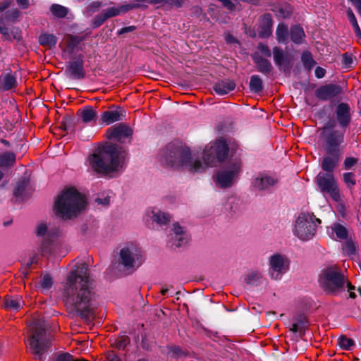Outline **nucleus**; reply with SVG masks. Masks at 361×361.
<instances>
[{"mask_svg":"<svg viewBox=\"0 0 361 361\" xmlns=\"http://www.w3.org/2000/svg\"><path fill=\"white\" fill-rule=\"evenodd\" d=\"M228 152V146L221 138L209 143L203 152L204 163L192 160L190 149L181 144L169 143L161 149L159 160L163 166L178 169L183 167L192 173L202 172L207 167L214 166L224 161Z\"/></svg>","mask_w":361,"mask_h":361,"instance_id":"1","label":"nucleus"},{"mask_svg":"<svg viewBox=\"0 0 361 361\" xmlns=\"http://www.w3.org/2000/svg\"><path fill=\"white\" fill-rule=\"evenodd\" d=\"M90 271L85 264L77 265L68 274L63 290V301L69 314L82 319L94 318L91 307L93 292L90 288Z\"/></svg>","mask_w":361,"mask_h":361,"instance_id":"2","label":"nucleus"},{"mask_svg":"<svg viewBox=\"0 0 361 361\" xmlns=\"http://www.w3.org/2000/svg\"><path fill=\"white\" fill-rule=\"evenodd\" d=\"M89 166L95 172L109 174L123 168L124 152L115 144L106 142L96 149L87 159Z\"/></svg>","mask_w":361,"mask_h":361,"instance_id":"3","label":"nucleus"},{"mask_svg":"<svg viewBox=\"0 0 361 361\" xmlns=\"http://www.w3.org/2000/svg\"><path fill=\"white\" fill-rule=\"evenodd\" d=\"M85 207V197L75 188L64 190L54 203L55 214L63 219L75 217Z\"/></svg>","mask_w":361,"mask_h":361,"instance_id":"4","label":"nucleus"},{"mask_svg":"<svg viewBox=\"0 0 361 361\" xmlns=\"http://www.w3.org/2000/svg\"><path fill=\"white\" fill-rule=\"evenodd\" d=\"M319 286L327 293L338 295L344 290L345 285L348 290H353L355 287L348 282L345 276L341 274L340 269L336 266L328 267L324 269L318 280Z\"/></svg>","mask_w":361,"mask_h":361,"instance_id":"5","label":"nucleus"},{"mask_svg":"<svg viewBox=\"0 0 361 361\" xmlns=\"http://www.w3.org/2000/svg\"><path fill=\"white\" fill-rule=\"evenodd\" d=\"M50 339L46 334V325L44 322H35L32 326V335L29 340V347L35 357L42 359L43 354L48 350Z\"/></svg>","mask_w":361,"mask_h":361,"instance_id":"6","label":"nucleus"},{"mask_svg":"<svg viewBox=\"0 0 361 361\" xmlns=\"http://www.w3.org/2000/svg\"><path fill=\"white\" fill-rule=\"evenodd\" d=\"M314 182L324 196L328 195L336 202L341 201L339 185L333 173L319 172L317 175Z\"/></svg>","mask_w":361,"mask_h":361,"instance_id":"7","label":"nucleus"},{"mask_svg":"<svg viewBox=\"0 0 361 361\" xmlns=\"http://www.w3.org/2000/svg\"><path fill=\"white\" fill-rule=\"evenodd\" d=\"M316 223L320 224L321 220L312 214L301 213L295 221L294 235L302 240L311 239L316 233Z\"/></svg>","mask_w":361,"mask_h":361,"instance_id":"8","label":"nucleus"},{"mask_svg":"<svg viewBox=\"0 0 361 361\" xmlns=\"http://www.w3.org/2000/svg\"><path fill=\"white\" fill-rule=\"evenodd\" d=\"M335 122L329 121L322 128L325 152L341 153L340 146L344 142L345 130H335Z\"/></svg>","mask_w":361,"mask_h":361,"instance_id":"9","label":"nucleus"},{"mask_svg":"<svg viewBox=\"0 0 361 361\" xmlns=\"http://www.w3.org/2000/svg\"><path fill=\"white\" fill-rule=\"evenodd\" d=\"M35 233L41 241L39 247L41 254L50 253L52 249V243L59 235V229L49 228L45 223L41 222L36 226Z\"/></svg>","mask_w":361,"mask_h":361,"instance_id":"10","label":"nucleus"},{"mask_svg":"<svg viewBox=\"0 0 361 361\" xmlns=\"http://www.w3.org/2000/svg\"><path fill=\"white\" fill-rule=\"evenodd\" d=\"M142 253L140 248L133 244H128L124 246L119 252V263L126 269H134L142 264Z\"/></svg>","mask_w":361,"mask_h":361,"instance_id":"11","label":"nucleus"},{"mask_svg":"<svg viewBox=\"0 0 361 361\" xmlns=\"http://www.w3.org/2000/svg\"><path fill=\"white\" fill-rule=\"evenodd\" d=\"M241 169V163L239 160L231 161L225 168L219 170L216 175V184L221 188H229L233 185L238 178Z\"/></svg>","mask_w":361,"mask_h":361,"instance_id":"12","label":"nucleus"},{"mask_svg":"<svg viewBox=\"0 0 361 361\" xmlns=\"http://www.w3.org/2000/svg\"><path fill=\"white\" fill-rule=\"evenodd\" d=\"M269 266L271 277L273 279L278 280L288 270L289 262L282 255L276 254L270 257Z\"/></svg>","mask_w":361,"mask_h":361,"instance_id":"13","label":"nucleus"},{"mask_svg":"<svg viewBox=\"0 0 361 361\" xmlns=\"http://www.w3.org/2000/svg\"><path fill=\"white\" fill-rule=\"evenodd\" d=\"M341 92V87L338 85L329 84L320 86L315 91V96L319 100L327 101Z\"/></svg>","mask_w":361,"mask_h":361,"instance_id":"14","label":"nucleus"},{"mask_svg":"<svg viewBox=\"0 0 361 361\" xmlns=\"http://www.w3.org/2000/svg\"><path fill=\"white\" fill-rule=\"evenodd\" d=\"M132 130L126 125L119 123L109 128L106 130V137L108 139H115L118 141L123 138H126L132 135Z\"/></svg>","mask_w":361,"mask_h":361,"instance_id":"15","label":"nucleus"},{"mask_svg":"<svg viewBox=\"0 0 361 361\" xmlns=\"http://www.w3.org/2000/svg\"><path fill=\"white\" fill-rule=\"evenodd\" d=\"M336 116L339 126L346 128L350 123V107L347 103H340L336 109Z\"/></svg>","mask_w":361,"mask_h":361,"instance_id":"16","label":"nucleus"},{"mask_svg":"<svg viewBox=\"0 0 361 361\" xmlns=\"http://www.w3.org/2000/svg\"><path fill=\"white\" fill-rule=\"evenodd\" d=\"M341 153L326 152V155L321 161V168L325 173H332L338 165Z\"/></svg>","mask_w":361,"mask_h":361,"instance_id":"17","label":"nucleus"},{"mask_svg":"<svg viewBox=\"0 0 361 361\" xmlns=\"http://www.w3.org/2000/svg\"><path fill=\"white\" fill-rule=\"evenodd\" d=\"M66 74L71 79H82L85 75L83 68V60L78 59L76 61L69 62L66 70Z\"/></svg>","mask_w":361,"mask_h":361,"instance_id":"18","label":"nucleus"},{"mask_svg":"<svg viewBox=\"0 0 361 361\" xmlns=\"http://www.w3.org/2000/svg\"><path fill=\"white\" fill-rule=\"evenodd\" d=\"M188 237L183 228L176 223L173 225V233L171 234L170 241L171 246L176 247L184 245L188 242Z\"/></svg>","mask_w":361,"mask_h":361,"instance_id":"19","label":"nucleus"},{"mask_svg":"<svg viewBox=\"0 0 361 361\" xmlns=\"http://www.w3.org/2000/svg\"><path fill=\"white\" fill-rule=\"evenodd\" d=\"M273 57L275 64L280 70L282 68L284 70L286 68L289 69L291 63V59L285 54L281 48L278 47L273 48Z\"/></svg>","mask_w":361,"mask_h":361,"instance_id":"20","label":"nucleus"},{"mask_svg":"<svg viewBox=\"0 0 361 361\" xmlns=\"http://www.w3.org/2000/svg\"><path fill=\"white\" fill-rule=\"evenodd\" d=\"M273 20L270 14H264L261 19L259 27V36L262 38H267L271 35V28Z\"/></svg>","mask_w":361,"mask_h":361,"instance_id":"21","label":"nucleus"},{"mask_svg":"<svg viewBox=\"0 0 361 361\" xmlns=\"http://www.w3.org/2000/svg\"><path fill=\"white\" fill-rule=\"evenodd\" d=\"M277 179L267 175H260L253 181V186L260 190H267L277 183Z\"/></svg>","mask_w":361,"mask_h":361,"instance_id":"22","label":"nucleus"},{"mask_svg":"<svg viewBox=\"0 0 361 361\" xmlns=\"http://www.w3.org/2000/svg\"><path fill=\"white\" fill-rule=\"evenodd\" d=\"M147 216L159 225H165L170 221L169 214L162 212L157 208L148 209L147 211Z\"/></svg>","mask_w":361,"mask_h":361,"instance_id":"23","label":"nucleus"},{"mask_svg":"<svg viewBox=\"0 0 361 361\" xmlns=\"http://www.w3.org/2000/svg\"><path fill=\"white\" fill-rule=\"evenodd\" d=\"M235 83L231 80H222L216 82L213 87L215 92L219 95H224L233 91Z\"/></svg>","mask_w":361,"mask_h":361,"instance_id":"24","label":"nucleus"},{"mask_svg":"<svg viewBox=\"0 0 361 361\" xmlns=\"http://www.w3.org/2000/svg\"><path fill=\"white\" fill-rule=\"evenodd\" d=\"M139 6L138 4H125L122 5L119 7H110L106 8L103 11L104 14L106 17V18H110L111 17H114L120 15L121 13H125L127 11L132 10L133 8H137Z\"/></svg>","mask_w":361,"mask_h":361,"instance_id":"25","label":"nucleus"},{"mask_svg":"<svg viewBox=\"0 0 361 361\" xmlns=\"http://www.w3.org/2000/svg\"><path fill=\"white\" fill-rule=\"evenodd\" d=\"M23 305V300L19 295H7L4 300V307L9 310H18Z\"/></svg>","mask_w":361,"mask_h":361,"instance_id":"26","label":"nucleus"},{"mask_svg":"<svg viewBox=\"0 0 361 361\" xmlns=\"http://www.w3.org/2000/svg\"><path fill=\"white\" fill-rule=\"evenodd\" d=\"M121 118L122 114L119 111H105L101 115L100 122L102 124L109 125L116 121H121Z\"/></svg>","mask_w":361,"mask_h":361,"instance_id":"27","label":"nucleus"},{"mask_svg":"<svg viewBox=\"0 0 361 361\" xmlns=\"http://www.w3.org/2000/svg\"><path fill=\"white\" fill-rule=\"evenodd\" d=\"M254 62L256 63L257 70L264 73L269 74L272 71L271 63L266 59L259 56L257 54H255L253 56Z\"/></svg>","mask_w":361,"mask_h":361,"instance_id":"28","label":"nucleus"},{"mask_svg":"<svg viewBox=\"0 0 361 361\" xmlns=\"http://www.w3.org/2000/svg\"><path fill=\"white\" fill-rule=\"evenodd\" d=\"M17 85L16 78L11 73H6L1 76L0 90L3 91L9 90Z\"/></svg>","mask_w":361,"mask_h":361,"instance_id":"29","label":"nucleus"},{"mask_svg":"<svg viewBox=\"0 0 361 361\" xmlns=\"http://www.w3.org/2000/svg\"><path fill=\"white\" fill-rule=\"evenodd\" d=\"M78 115L81 120L85 123L94 121L97 118V111L90 106H85L78 111Z\"/></svg>","mask_w":361,"mask_h":361,"instance_id":"30","label":"nucleus"},{"mask_svg":"<svg viewBox=\"0 0 361 361\" xmlns=\"http://www.w3.org/2000/svg\"><path fill=\"white\" fill-rule=\"evenodd\" d=\"M290 39L295 44H301L305 37L303 29L299 25H295L290 29Z\"/></svg>","mask_w":361,"mask_h":361,"instance_id":"31","label":"nucleus"},{"mask_svg":"<svg viewBox=\"0 0 361 361\" xmlns=\"http://www.w3.org/2000/svg\"><path fill=\"white\" fill-rule=\"evenodd\" d=\"M39 42L41 45L52 47L56 45L57 38L53 34L44 33L39 37Z\"/></svg>","mask_w":361,"mask_h":361,"instance_id":"32","label":"nucleus"},{"mask_svg":"<svg viewBox=\"0 0 361 361\" xmlns=\"http://www.w3.org/2000/svg\"><path fill=\"white\" fill-rule=\"evenodd\" d=\"M250 90L254 93H259L263 90V82L259 75H255L251 77Z\"/></svg>","mask_w":361,"mask_h":361,"instance_id":"33","label":"nucleus"},{"mask_svg":"<svg viewBox=\"0 0 361 361\" xmlns=\"http://www.w3.org/2000/svg\"><path fill=\"white\" fill-rule=\"evenodd\" d=\"M276 35L279 43L286 42L288 35V26L283 23H279L276 28Z\"/></svg>","mask_w":361,"mask_h":361,"instance_id":"34","label":"nucleus"},{"mask_svg":"<svg viewBox=\"0 0 361 361\" xmlns=\"http://www.w3.org/2000/svg\"><path fill=\"white\" fill-rule=\"evenodd\" d=\"M16 161V154L13 152H6L0 155V166H12Z\"/></svg>","mask_w":361,"mask_h":361,"instance_id":"35","label":"nucleus"},{"mask_svg":"<svg viewBox=\"0 0 361 361\" xmlns=\"http://www.w3.org/2000/svg\"><path fill=\"white\" fill-rule=\"evenodd\" d=\"M331 229L336 234L337 238L340 240H346L348 238V231L346 228L338 223H335L332 225Z\"/></svg>","mask_w":361,"mask_h":361,"instance_id":"36","label":"nucleus"},{"mask_svg":"<svg viewBox=\"0 0 361 361\" xmlns=\"http://www.w3.org/2000/svg\"><path fill=\"white\" fill-rule=\"evenodd\" d=\"M50 11L52 14L59 18H62L66 16L68 14L67 8L59 5V4H52L50 7Z\"/></svg>","mask_w":361,"mask_h":361,"instance_id":"37","label":"nucleus"},{"mask_svg":"<svg viewBox=\"0 0 361 361\" xmlns=\"http://www.w3.org/2000/svg\"><path fill=\"white\" fill-rule=\"evenodd\" d=\"M276 15L281 18H286L291 16L292 8L290 5H281L275 10Z\"/></svg>","mask_w":361,"mask_h":361,"instance_id":"38","label":"nucleus"},{"mask_svg":"<svg viewBox=\"0 0 361 361\" xmlns=\"http://www.w3.org/2000/svg\"><path fill=\"white\" fill-rule=\"evenodd\" d=\"M261 278L262 275L259 271H252L246 274L245 281L247 284L255 285Z\"/></svg>","mask_w":361,"mask_h":361,"instance_id":"39","label":"nucleus"},{"mask_svg":"<svg viewBox=\"0 0 361 361\" xmlns=\"http://www.w3.org/2000/svg\"><path fill=\"white\" fill-rule=\"evenodd\" d=\"M83 40L82 37L75 35H69L67 37V47L70 52H73L78 44Z\"/></svg>","mask_w":361,"mask_h":361,"instance_id":"40","label":"nucleus"},{"mask_svg":"<svg viewBox=\"0 0 361 361\" xmlns=\"http://www.w3.org/2000/svg\"><path fill=\"white\" fill-rule=\"evenodd\" d=\"M301 59L304 66L308 70H311L316 64V62L314 61L309 51L304 52L302 54Z\"/></svg>","mask_w":361,"mask_h":361,"instance_id":"41","label":"nucleus"},{"mask_svg":"<svg viewBox=\"0 0 361 361\" xmlns=\"http://www.w3.org/2000/svg\"><path fill=\"white\" fill-rule=\"evenodd\" d=\"M338 344L342 349L349 350L354 345V341L345 336H341L338 339Z\"/></svg>","mask_w":361,"mask_h":361,"instance_id":"42","label":"nucleus"},{"mask_svg":"<svg viewBox=\"0 0 361 361\" xmlns=\"http://www.w3.org/2000/svg\"><path fill=\"white\" fill-rule=\"evenodd\" d=\"M28 185V180L26 179L20 180L16 185V189L14 190V195L16 197H23V192L25 188Z\"/></svg>","mask_w":361,"mask_h":361,"instance_id":"43","label":"nucleus"},{"mask_svg":"<svg viewBox=\"0 0 361 361\" xmlns=\"http://www.w3.org/2000/svg\"><path fill=\"white\" fill-rule=\"evenodd\" d=\"M343 180L348 188H353L356 184L355 174L352 172H346L343 174Z\"/></svg>","mask_w":361,"mask_h":361,"instance_id":"44","label":"nucleus"},{"mask_svg":"<svg viewBox=\"0 0 361 361\" xmlns=\"http://www.w3.org/2000/svg\"><path fill=\"white\" fill-rule=\"evenodd\" d=\"M130 343V338L126 335L119 336L115 341L114 345L118 349H124Z\"/></svg>","mask_w":361,"mask_h":361,"instance_id":"45","label":"nucleus"},{"mask_svg":"<svg viewBox=\"0 0 361 361\" xmlns=\"http://www.w3.org/2000/svg\"><path fill=\"white\" fill-rule=\"evenodd\" d=\"M53 284V279L49 274H44L42 276L40 286L42 289L49 290L51 288Z\"/></svg>","mask_w":361,"mask_h":361,"instance_id":"46","label":"nucleus"},{"mask_svg":"<svg viewBox=\"0 0 361 361\" xmlns=\"http://www.w3.org/2000/svg\"><path fill=\"white\" fill-rule=\"evenodd\" d=\"M343 250L348 255H353L356 252V246L351 240H348L345 243L343 247Z\"/></svg>","mask_w":361,"mask_h":361,"instance_id":"47","label":"nucleus"},{"mask_svg":"<svg viewBox=\"0 0 361 361\" xmlns=\"http://www.w3.org/2000/svg\"><path fill=\"white\" fill-rule=\"evenodd\" d=\"M221 4V6L228 11L233 12L236 10L237 4L232 0H217Z\"/></svg>","mask_w":361,"mask_h":361,"instance_id":"48","label":"nucleus"},{"mask_svg":"<svg viewBox=\"0 0 361 361\" xmlns=\"http://www.w3.org/2000/svg\"><path fill=\"white\" fill-rule=\"evenodd\" d=\"M107 20L106 17L104 14V13H101L100 14L96 16L92 20V25L94 27H98L101 26L105 20Z\"/></svg>","mask_w":361,"mask_h":361,"instance_id":"49","label":"nucleus"},{"mask_svg":"<svg viewBox=\"0 0 361 361\" xmlns=\"http://www.w3.org/2000/svg\"><path fill=\"white\" fill-rule=\"evenodd\" d=\"M258 50L267 57L271 56V52L269 47L264 44L259 43L257 46Z\"/></svg>","mask_w":361,"mask_h":361,"instance_id":"50","label":"nucleus"},{"mask_svg":"<svg viewBox=\"0 0 361 361\" xmlns=\"http://www.w3.org/2000/svg\"><path fill=\"white\" fill-rule=\"evenodd\" d=\"M305 326L303 322L300 323H294L292 326L290 328V330L294 333L299 332L300 334H303Z\"/></svg>","mask_w":361,"mask_h":361,"instance_id":"51","label":"nucleus"},{"mask_svg":"<svg viewBox=\"0 0 361 361\" xmlns=\"http://www.w3.org/2000/svg\"><path fill=\"white\" fill-rule=\"evenodd\" d=\"M357 160L355 158L353 157H346L344 160V168L346 170L350 169L351 167H353L356 163Z\"/></svg>","mask_w":361,"mask_h":361,"instance_id":"52","label":"nucleus"},{"mask_svg":"<svg viewBox=\"0 0 361 361\" xmlns=\"http://www.w3.org/2000/svg\"><path fill=\"white\" fill-rule=\"evenodd\" d=\"M342 63L345 66V67H350L353 63V59L350 54L348 53H345L342 55Z\"/></svg>","mask_w":361,"mask_h":361,"instance_id":"53","label":"nucleus"},{"mask_svg":"<svg viewBox=\"0 0 361 361\" xmlns=\"http://www.w3.org/2000/svg\"><path fill=\"white\" fill-rule=\"evenodd\" d=\"M101 6V4L98 1L91 3L87 8L89 13H92L95 12Z\"/></svg>","mask_w":361,"mask_h":361,"instance_id":"54","label":"nucleus"},{"mask_svg":"<svg viewBox=\"0 0 361 361\" xmlns=\"http://www.w3.org/2000/svg\"><path fill=\"white\" fill-rule=\"evenodd\" d=\"M347 16H348V18L350 23H351V25H353V24H355L357 23L353 11L350 8L347 10Z\"/></svg>","mask_w":361,"mask_h":361,"instance_id":"55","label":"nucleus"},{"mask_svg":"<svg viewBox=\"0 0 361 361\" xmlns=\"http://www.w3.org/2000/svg\"><path fill=\"white\" fill-rule=\"evenodd\" d=\"M314 73L317 78H322L325 75L326 70L320 66H318L316 68Z\"/></svg>","mask_w":361,"mask_h":361,"instance_id":"56","label":"nucleus"},{"mask_svg":"<svg viewBox=\"0 0 361 361\" xmlns=\"http://www.w3.org/2000/svg\"><path fill=\"white\" fill-rule=\"evenodd\" d=\"M135 29H136V27L133 26V25L125 27H123L120 30L118 31V35H123L124 33L133 32Z\"/></svg>","mask_w":361,"mask_h":361,"instance_id":"57","label":"nucleus"},{"mask_svg":"<svg viewBox=\"0 0 361 361\" xmlns=\"http://www.w3.org/2000/svg\"><path fill=\"white\" fill-rule=\"evenodd\" d=\"M96 202L99 204L106 206L110 202V198H109V197H104V198H97L96 199Z\"/></svg>","mask_w":361,"mask_h":361,"instance_id":"58","label":"nucleus"},{"mask_svg":"<svg viewBox=\"0 0 361 361\" xmlns=\"http://www.w3.org/2000/svg\"><path fill=\"white\" fill-rule=\"evenodd\" d=\"M18 5L23 9L29 7V0H16Z\"/></svg>","mask_w":361,"mask_h":361,"instance_id":"59","label":"nucleus"},{"mask_svg":"<svg viewBox=\"0 0 361 361\" xmlns=\"http://www.w3.org/2000/svg\"><path fill=\"white\" fill-rule=\"evenodd\" d=\"M20 15V12L18 10H14L12 11L8 12V18L9 19H15L17 18Z\"/></svg>","mask_w":361,"mask_h":361,"instance_id":"60","label":"nucleus"},{"mask_svg":"<svg viewBox=\"0 0 361 361\" xmlns=\"http://www.w3.org/2000/svg\"><path fill=\"white\" fill-rule=\"evenodd\" d=\"M106 358L108 361H120L119 357L114 353H109Z\"/></svg>","mask_w":361,"mask_h":361,"instance_id":"61","label":"nucleus"},{"mask_svg":"<svg viewBox=\"0 0 361 361\" xmlns=\"http://www.w3.org/2000/svg\"><path fill=\"white\" fill-rule=\"evenodd\" d=\"M352 26L354 28V30H355V35L359 37V38H361V30L358 25V23H355V24H353L352 25Z\"/></svg>","mask_w":361,"mask_h":361,"instance_id":"62","label":"nucleus"},{"mask_svg":"<svg viewBox=\"0 0 361 361\" xmlns=\"http://www.w3.org/2000/svg\"><path fill=\"white\" fill-rule=\"evenodd\" d=\"M356 7L358 13L361 16V0H350Z\"/></svg>","mask_w":361,"mask_h":361,"instance_id":"63","label":"nucleus"},{"mask_svg":"<svg viewBox=\"0 0 361 361\" xmlns=\"http://www.w3.org/2000/svg\"><path fill=\"white\" fill-rule=\"evenodd\" d=\"M171 352L173 355H179L181 353V349L179 347H177V346L171 347Z\"/></svg>","mask_w":361,"mask_h":361,"instance_id":"64","label":"nucleus"}]
</instances>
